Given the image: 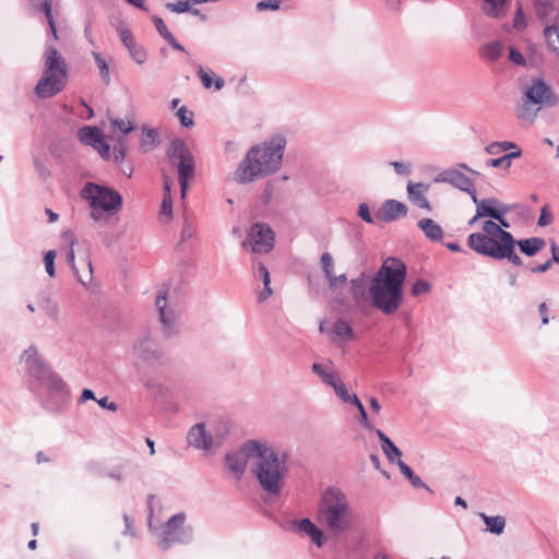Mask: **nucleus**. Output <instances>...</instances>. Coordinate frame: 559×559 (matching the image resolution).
<instances>
[{
  "label": "nucleus",
  "mask_w": 559,
  "mask_h": 559,
  "mask_svg": "<svg viewBox=\"0 0 559 559\" xmlns=\"http://www.w3.org/2000/svg\"><path fill=\"white\" fill-rule=\"evenodd\" d=\"M289 528L293 532H300L307 535L317 547H322L325 542L322 528H320L309 518L293 520L289 523Z\"/></svg>",
  "instance_id": "obj_20"
},
{
  "label": "nucleus",
  "mask_w": 559,
  "mask_h": 559,
  "mask_svg": "<svg viewBox=\"0 0 559 559\" xmlns=\"http://www.w3.org/2000/svg\"><path fill=\"white\" fill-rule=\"evenodd\" d=\"M130 56L138 64H143L147 59V52L143 46L136 43L128 49Z\"/></svg>",
  "instance_id": "obj_40"
},
{
  "label": "nucleus",
  "mask_w": 559,
  "mask_h": 559,
  "mask_svg": "<svg viewBox=\"0 0 559 559\" xmlns=\"http://www.w3.org/2000/svg\"><path fill=\"white\" fill-rule=\"evenodd\" d=\"M534 8L536 16L543 23H547L552 19V13L555 10V0H535Z\"/></svg>",
  "instance_id": "obj_32"
},
{
  "label": "nucleus",
  "mask_w": 559,
  "mask_h": 559,
  "mask_svg": "<svg viewBox=\"0 0 559 559\" xmlns=\"http://www.w3.org/2000/svg\"><path fill=\"white\" fill-rule=\"evenodd\" d=\"M429 186L423 182L415 183L409 181L407 183V194L409 201L417 205L420 209L430 210V203L425 197V193L428 191Z\"/></svg>",
  "instance_id": "obj_23"
},
{
  "label": "nucleus",
  "mask_w": 559,
  "mask_h": 559,
  "mask_svg": "<svg viewBox=\"0 0 559 559\" xmlns=\"http://www.w3.org/2000/svg\"><path fill=\"white\" fill-rule=\"evenodd\" d=\"M403 284L404 282H370L372 308L385 316L394 314L403 302Z\"/></svg>",
  "instance_id": "obj_10"
},
{
  "label": "nucleus",
  "mask_w": 559,
  "mask_h": 559,
  "mask_svg": "<svg viewBox=\"0 0 559 559\" xmlns=\"http://www.w3.org/2000/svg\"><path fill=\"white\" fill-rule=\"evenodd\" d=\"M81 197L88 202L91 218L98 222L105 214L116 215L121 211L123 200L121 194L111 187L86 182L81 191Z\"/></svg>",
  "instance_id": "obj_6"
},
{
  "label": "nucleus",
  "mask_w": 559,
  "mask_h": 559,
  "mask_svg": "<svg viewBox=\"0 0 559 559\" xmlns=\"http://www.w3.org/2000/svg\"><path fill=\"white\" fill-rule=\"evenodd\" d=\"M335 394L347 404H359V397L355 393H349L347 386L342 380H338L336 384L333 386Z\"/></svg>",
  "instance_id": "obj_35"
},
{
  "label": "nucleus",
  "mask_w": 559,
  "mask_h": 559,
  "mask_svg": "<svg viewBox=\"0 0 559 559\" xmlns=\"http://www.w3.org/2000/svg\"><path fill=\"white\" fill-rule=\"evenodd\" d=\"M322 382L331 388H333L336 382L340 380L337 373L332 370V369H328L326 372H324L321 378Z\"/></svg>",
  "instance_id": "obj_56"
},
{
  "label": "nucleus",
  "mask_w": 559,
  "mask_h": 559,
  "mask_svg": "<svg viewBox=\"0 0 559 559\" xmlns=\"http://www.w3.org/2000/svg\"><path fill=\"white\" fill-rule=\"evenodd\" d=\"M359 412V424L362 425L368 430H373V426L369 421L367 411L362 403L359 401V404L354 405Z\"/></svg>",
  "instance_id": "obj_49"
},
{
  "label": "nucleus",
  "mask_w": 559,
  "mask_h": 559,
  "mask_svg": "<svg viewBox=\"0 0 559 559\" xmlns=\"http://www.w3.org/2000/svg\"><path fill=\"white\" fill-rule=\"evenodd\" d=\"M111 126L114 129L119 130L124 135L130 133L133 129V126L130 121L127 122L120 118L111 120Z\"/></svg>",
  "instance_id": "obj_50"
},
{
  "label": "nucleus",
  "mask_w": 559,
  "mask_h": 559,
  "mask_svg": "<svg viewBox=\"0 0 559 559\" xmlns=\"http://www.w3.org/2000/svg\"><path fill=\"white\" fill-rule=\"evenodd\" d=\"M391 166L394 168L397 175H409L412 171V167L407 163L392 162Z\"/></svg>",
  "instance_id": "obj_63"
},
{
  "label": "nucleus",
  "mask_w": 559,
  "mask_h": 559,
  "mask_svg": "<svg viewBox=\"0 0 559 559\" xmlns=\"http://www.w3.org/2000/svg\"><path fill=\"white\" fill-rule=\"evenodd\" d=\"M227 433H228V428L226 427V425L222 429H218L216 431V433L213 436V449L219 448L223 444Z\"/></svg>",
  "instance_id": "obj_61"
},
{
  "label": "nucleus",
  "mask_w": 559,
  "mask_h": 559,
  "mask_svg": "<svg viewBox=\"0 0 559 559\" xmlns=\"http://www.w3.org/2000/svg\"><path fill=\"white\" fill-rule=\"evenodd\" d=\"M317 520L334 534H342L353 525V510L346 495L337 487L325 488L317 508Z\"/></svg>",
  "instance_id": "obj_4"
},
{
  "label": "nucleus",
  "mask_w": 559,
  "mask_h": 559,
  "mask_svg": "<svg viewBox=\"0 0 559 559\" xmlns=\"http://www.w3.org/2000/svg\"><path fill=\"white\" fill-rule=\"evenodd\" d=\"M158 544L163 550L169 549L176 544H189L193 539V528L186 525V514L179 512L165 523L158 534Z\"/></svg>",
  "instance_id": "obj_12"
},
{
  "label": "nucleus",
  "mask_w": 559,
  "mask_h": 559,
  "mask_svg": "<svg viewBox=\"0 0 559 559\" xmlns=\"http://www.w3.org/2000/svg\"><path fill=\"white\" fill-rule=\"evenodd\" d=\"M417 226L429 240L435 242L442 240L443 230L432 218H421L418 221Z\"/></svg>",
  "instance_id": "obj_25"
},
{
  "label": "nucleus",
  "mask_w": 559,
  "mask_h": 559,
  "mask_svg": "<svg viewBox=\"0 0 559 559\" xmlns=\"http://www.w3.org/2000/svg\"><path fill=\"white\" fill-rule=\"evenodd\" d=\"M407 206L397 200H385L376 212V218L382 223H391L407 215Z\"/></svg>",
  "instance_id": "obj_19"
},
{
  "label": "nucleus",
  "mask_w": 559,
  "mask_h": 559,
  "mask_svg": "<svg viewBox=\"0 0 559 559\" xmlns=\"http://www.w3.org/2000/svg\"><path fill=\"white\" fill-rule=\"evenodd\" d=\"M514 205L509 204H501L500 210L498 213H500V216L492 217V219H496L498 225H500L501 228H509L510 223L506 219L504 215L511 212Z\"/></svg>",
  "instance_id": "obj_48"
},
{
  "label": "nucleus",
  "mask_w": 559,
  "mask_h": 559,
  "mask_svg": "<svg viewBox=\"0 0 559 559\" xmlns=\"http://www.w3.org/2000/svg\"><path fill=\"white\" fill-rule=\"evenodd\" d=\"M41 307L45 309L46 313L52 318L57 319L58 317V306L49 298H43Z\"/></svg>",
  "instance_id": "obj_52"
},
{
  "label": "nucleus",
  "mask_w": 559,
  "mask_h": 559,
  "mask_svg": "<svg viewBox=\"0 0 559 559\" xmlns=\"http://www.w3.org/2000/svg\"><path fill=\"white\" fill-rule=\"evenodd\" d=\"M479 518L484 521L486 532H489L495 535H501L506 528V519L501 515H487L484 512L479 513Z\"/></svg>",
  "instance_id": "obj_29"
},
{
  "label": "nucleus",
  "mask_w": 559,
  "mask_h": 559,
  "mask_svg": "<svg viewBox=\"0 0 559 559\" xmlns=\"http://www.w3.org/2000/svg\"><path fill=\"white\" fill-rule=\"evenodd\" d=\"M286 138L275 134L264 142L251 146L233 174L238 185H248L275 174L282 166Z\"/></svg>",
  "instance_id": "obj_1"
},
{
  "label": "nucleus",
  "mask_w": 559,
  "mask_h": 559,
  "mask_svg": "<svg viewBox=\"0 0 559 559\" xmlns=\"http://www.w3.org/2000/svg\"><path fill=\"white\" fill-rule=\"evenodd\" d=\"M406 275L405 263L399 258L389 257L370 280H406Z\"/></svg>",
  "instance_id": "obj_18"
},
{
  "label": "nucleus",
  "mask_w": 559,
  "mask_h": 559,
  "mask_svg": "<svg viewBox=\"0 0 559 559\" xmlns=\"http://www.w3.org/2000/svg\"><path fill=\"white\" fill-rule=\"evenodd\" d=\"M272 282H263L262 288L257 289L258 304L264 302L270 296L273 295L274 289L271 287Z\"/></svg>",
  "instance_id": "obj_47"
},
{
  "label": "nucleus",
  "mask_w": 559,
  "mask_h": 559,
  "mask_svg": "<svg viewBox=\"0 0 559 559\" xmlns=\"http://www.w3.org/2000/svg\"><path fill=\"white\" fill-rule=\"evenodd\" d=\"M552 214L547 210V206H544L540 211L537 224L539 226H547L552 222Z\"/></svg>",
  "instance_id": "obj_64"
},
{
  "label": "nucleus",
  "mask_w": 559,
  "mask_h": 559,
  "mask_svg": "<svg viewBox=\"0 0 559 559\" xmlns=\"http://www.w3.org/2000/svg\"><path fill=\"white\" fill-rule=\"evenodd\" d=\"M518 246L522 253L533 257L546 246V241L539 237H532L519 240Z\"/></svg>",
  "instance_id": "obj_28"
},
{
  "label": "nucleus",
  "mask_w": 559,
  "mask_h": 559,
  "mask_svg": "<svg viewBox=\"0 0 559 559\" xmlns=\"http://www.w3.org/2000/svg\"><path fill=\"white\" fill-rule=\"evenodd\" d=\"M498 205H501L499 200L496 198L481 199L478 207L476 209V217H496L500 216Z\"/></svg>",
  "instance_id": "obj_26"
},
{
  "label": "nucleus",
  "mask_w": 559,
  "mask_h": 559,
  "mask_svg": "<svg viewBox=\"0 0 559 559\" xmlns=\"http://www.w3.org/2000/svg\"><path fill=\"white\" fill-rule=\"evenodd\" d=\"M92 56L94 58V61L96 63V67L99 70V74L102 76V80L105 84H109L110 82V72H109V66L106 61V59L97 51H92Z\"/></svg>",
  "instance_id": "obj_37"
},
{
  "label": "nucleus",
  "mask_w": 559,
  "mask_h": 559,
  "mask_svg": "<svg viewBox=\"0 0 559 559\" xmlns=\"http://www.w3.org/2000/svg\"><path fill=\"white\" fill-rule=\"evenodd\" d=\"M33 164H34V167H35L36 171L39 174V176L43 179H46V178H48L50 176L49 169L46 167V165L44 164V162L39 157H34L33 158Z\"/></svg>",
  "instance_id": "obj_59"
},
{
  "label": "nucleus",
  "mask_w": 559,
  "mask_h": 559,
  "mask_svg": "<svg viewBox=\"0 0 559 559\" xmlns=\"http://www.w3.org/2000/svg\"><path fill=\"white\" fill-rule=\"evenodd\" d=\"M47 394L40 399V405L51 414L63 412L70 401V391L67 383L55 373L44 385Z\"/></svg>",
  "instance_id": "obj_13"
},
{
  "label": "nucleus",
  "mask_w": 559,
  "mask_h": 559,
  "mask_svg": "<svg viewBox=\"0 0 559 559\" xmlns=\"http://www.w3.org/2000/svg\"><path fill=\"white\" fill-rule=\"evenodd\" d=\"M431 289L430 282H414L412 286L413 296H420L428 293Z\"/></svg>",
  "instance_id": "obj_53"
},
{
  "label": "nucleus",
  "mask_w": 559,
  "mask_h": 559,
  "mask_svg": "<svg viewBox=\"0 0 559 559\" xmlns=\"http://www.w3.org/2000/svg\"><path fill=\"white\" fill-rule=\"evenodd\" d=\"M119 36L127 49L135 44L132 33L128 28H119Z\"/></svg>",
  "instance_id": "obj_55"
},
{
  "label": "nucleus",
  "mask_w": 559,
  "mask_h": 559,
  "mask_svg": "<svg viewBox=\"0 0 559 559\" xmlns=\"http://www.w3.org/2000/svg\"><path fill=\"white\" fill-rule=\"evenodd\" d=\"M166 155L169 162L177 168L181 198H185L189 182L193 180L195 176L194 156L185 141L179 138L170 142Z\"/></svg>",
  "instance_id": "obj_9"
},
{
  "label": "nucleus",
  "mask_w": 559,
  "mask_h": 559,
  "mask_svg": "<svg viewBox=\"0 0 559 559\" xmlns=\"http://www.w3.org/2000/svg\"><path fill=\"white\" fill-rule=\"evenodd\" d=\"M485 4L483 5V12L493 19H501L506 15L507 11L504 9L508 0H483Z\"/></svg>",
  "instance_id": "obj_30"
},
{
  "label": "nucleus",
  "mask_w": 559,
  "mask_h": 559,
  "mask_svg": "<svg viewBox=\"0 0 559 559\" xmlns=\"http://www.w3.org/2000/svg\"><path fill=\"white\" fill-rule=\"evenodd\" d=\"M322 382L331 388H333L336 382L340 380L337 373L332 370V369H328L326 372H324L321 378Z\"/></svg>",
  "instance_id": "obj_57"
},
{
  "label": "nucleus",
  "mask_w": 559,
  "mask_h": 559,
  "mask_svg": "<svg viewBox=\"0 0 559 559\" xmlns=\"http://www.w3.org/2000/svg\"><path fill=\"white\" fill-rule=\"evenodd\" d=\"M544 36L550 49L559 52V32L555 25H548L544 29Z\"/></svg>",
  "instance_id": "obj_38"
},
{
  "label": "nucleus",
  "mask_w": 559,
  "mask_h": 559,
  "mask_svg": "<svg viewBox=\"0 0 559 559\" xmlns=\"http://www.w3.org/2000/svg\"><path fill=\"white\" fill-rule=\"evenodd\" d=\"M176 115L179 118L180 124L182 127L191 128L194 126L193 112L189 111L186 106L180 107Z\"/></svg>",
  "instance_id": "obj_42"
},
{
  "label": "nucleus",
  "mask_w": 559,
  "mask_h": 559,
  "mask_svg": "<svg viewBox=\"0 0 559 559\" xmlns=\"http://www.w3.org/2000/svg\"><path fill=\"white\" fill-rule=\"evenodd\" d=\"M158 145V132L153 128L144 127L140 140V148L144 152H151Z\"/></svg>",
  "instance_id": "obj_33"
},
{
  "label": "nucleus",
  "mask_w": 559,
  "mask_h": 559,
  "mask_svg": "<svg viewBox=\"0 0 559 559\" xmlns=\"http://www.w3.org/2000/svg\"><path fill=\"white\" fill-rule=\"evenodd\" d=\"M68 82V64L59 50L49 40L44 52V70L34 88L39 98H50L61 93Z\"/></svg>",
  "instance_id": "obj_5"
},
{
  "label": "nucleus",
  "mask_w": 559,
  "mask_h": 559,
  "mask_svg": "<svg viewBox=\"0 0 559 559\" xmlns=\"http://www.w3.org/2000/svg\"><path fill=\"white\" fill-rule=\"evenodd\" d=\"M275 234L266 223H254L248 230L242 247L254 253H267L274 248Z\"/></svg>",
  "instance_id": "obj_14"
},
{
  "label": "nucleus",
  "mask_w": 559,
  "mask_h": 559,
  "mask_svg": "<svg viewBox=\"0 0 559 559\" xmlns=\"http://www.w3.org/2000/svg\"><path fill=\"white\" fill-rule=\"evenodd\" d=\"M255 452L251 472L260 487L270 495H278L286 478L287 453L278 454L266 443H251L249 445Z\"/></svg>",
  "instance_id": "obj_2"
},
{
  "label": "nucleus",
  "mask_w": 559,
  "mask_h": 559,
  "mask_svg": "<svg viewBox=\"0 0 559 559\" xmlns=\"http://www.w3.org/2000/svg\"><path fill=\"white\" fill-rule=\"evenodd\" d=\"M521 154H522L521 150H516L514 152L504 154L500 157L487 159L485 165L488 168L492 167V168H501V169L508 170L511 167L512 159L520 157Z\"/></svg>",
  "instance_id": "obj_34"
},
{
  "label": "nucleus",
  "mask_w": 559,
  "mask_h": 559,
  "mask_svg": "<svg viewBox=\"0 0 559 559\" xmlns=\"http://www.w3.org/2000/svg\"><path fill=\"white\" fill-rule=\"evenodd\" d=\"M330 289L336 294L335 300L341 305L346 307L347 300L345 297L340 296V293L347 290L352 296L354 305L352 307V312L360 314V316H369L372 309L371 299L369 295V287L365 285V282H329Z\"/></svg>",
  "instance_id": "obj_11"
},
{
  "label": "nucleus",
  "mask_w": 559,
  "mask_h": 559,
  "mask_svg": "<svg viewBox=\"0 0 559 559\" xmlns=\"http://www.w3.org/2000/svg\"><path fill=\"white\" fill-rule=\"evenodd\" d=\"M503 49L504 46L500 40H492L480 46L479 52L485 60L495 62L502 56Z\"/></svg>",
  "instance_id": "obj_27"
},
{
  "label": "nucleus",
  "mask_w": 559,
  "mask_h": 559,
  "mask_svg": "<svg viewBox=\"0 0 559 559\" xmlns=\"http://www.w3.org/2000/svg\"><path fill=\"white\" fill-rule=\"evenodd\" d=\"M379 440L381 441V448L386 459L391 463H396L401 460L402 451L395 445V443L380 429H374Z\"/></svg>",
  "instance_id": "obj_24"
},
{
  "label": "nucleus",
  "mask_w": 559,
  "mask_h": 559,
  "mask_svg": "<svg viewBox=\"0 0 559 559\" xmlns=\"http://www.w3.org/2000/svg\"><path fill=\"white\" fill-rule=\"evenodd\" d=\"M509 60L518 66H525L524 56L514 47L509 48Z\"/></svg>",
  "instance_id": "obj_60"
},
{
  "label": "nucleus",
  "mask_w": 559,
  "mask_h": 559,
  "mask_svg": "<svg viewBox=\"0 0 559 559\" xmlns=\"http://www.w3.org/2000/svg\"><path fill=\"white\" fill-rule=\"evenodd\" d=\"M55 259H56V251L49 250L45 253L44 263H45L46 272L48 273V275L50 277H53L56 275Z\"/></svg>",
  "instance_id": "obj_46"
},
{
  "label": "nucleus",
  "mask_w": 559,
  "mask_h": 559,
  "mask_svg": "<svg viewBox=\"0 0 559 559\" xmlns=\"http://www.w3.org/2000/svg\"><path fill=\"white\" fill-rule=\"evenodd\" d=\"M187 440L189 445L198 450L210 451L213 449V435L206 431L205 424L203 423L191 427Z\"/></svg>",
  "instance_id": "obj_22"
},
{
  "label": "nucleus",
  "mask_w": 559,
  "mask_h": 559,
  "mask_svg": "<svg viewBox=\"0 0 559 559\" xmlns=\"http://www.w3.org/2000/svg\"><path fill=\"white\" fill-rule=\"evenodd\" d=\"M78 136L82 143L94 147L100 142L103 134L97 127L84 126L79 130Z\"/></svg>",
  "instance_id": "obj_31"
},
{
  "label": "nucleus",
  "mask_w": 559,
  "mask_h": 559,
  "mask_svg": "<svg viewBox=\"0 0 559 559\" xmlns=\"http://www.w3.org/2000/svg\"><path fill=\"white\" fill-rule=\"evenodd\" d=\"M357 215L367 224H374L376 215L372 216L369 205L366 202H362L358 205Z\"/></svg>",
  "instance_id": "obj_45"
},
{
  "label": "nucleus",
  "mask_w": 559,
  "mask_h": 559,
  "mask_svg": "<svg viewBox=\"0 0 559 559\" xmlns=\"http://www.w3.org/2000/svg\"><path fill=\"white\" fill-rule=\"evenodd\" d=\"M516 144L509 141L492 142L485 147V151L490 155H499L502 152H507L511 148H515Z\"/></svg>",
  "instance_id": "obj_39"
},
{
  "label": "nucleus",
  "mask_w": 559,
  "mask_h": 559,
  "mask_svg": "<svg viewBox=\"0 0 559 559\" xmlns=\"http://www.w3.org/2000/svg\"><path fill=\"white\" fill-rule=\"evenodd\" d=\"M321 264H322V269L325 273V280H332L333 269H334V260H333V257L329 252L322 253Z\"/></svg>",
  "instance_id": "obj_43"
},
{
  "label": "nucleus",
  "mask_w": 559,
  "mask_h": 559,
  "mask_svg": "<svg viewBox=\"0 0 559 559\" xmlns=\"http://www.w3.org/2000/svg\"><path fill=\"white\" fill-rule=\"evenodd\" d=\"M160 214L171 217L173 214V199L171 194H164L160 207Z\"/></svg>",
  "instance_id": "obj_58"
},
{
  "label": "nucleus",
  "mask_w": 559,
  "mask_h": 559,
  "mask_svg": "<svg viewBox=\"0 0 559 559\" xmlns=\"http://www.w3.org/2000/svg\"><path fill=\"white\" fill-rule=\"evenodd\" d=\"M28 373L44 386L56 372H53L38 356L34 346L24 350Z\"/></svg>",
  "instance_id": "obj_17"
},
{
  "label": "nucleus",
  "mask_w": 559,
  "mask_h": 559,
  "mask_svg": "<svg viewBox=\"0 0 559 559\" xmlns=\"http://www.w3.org/2000/svg\"><path fill=\"white\" fill-rule=\"evenodd\" d=\"M131 350L135 358L133 367L138 371H140L141 364L153 370H157L170 362L167 353L148 331L141 332L134 340Z\"/></svg>",
  "instance_id": "obj_7"
},
{
  "label": "nucleus",
  "mask_w": 559,
  "mask_h": 559,
  "mask_svg": "<svg viewBox=\"0 0 559 559\" xmlns=\"http://www.w3.org/2000/svg\"><path fill=\"white\" fill-rule=\"evenodd\" d=\"M526 26H527L526 16L524 14L522 4L519 2L518 7H516L514 20H513V27L516 31H523L524 28H526Z\"/></svg>",
  "instance_id": "obj_44"
},
{
  "label": "nucleus",
  "mask_w": 559,
  "mask_h": 559,
  "mask_svg": "<svg viewBox=\"0 0 559 559\" xmlns=\"http://www.w3.org/2000/svg\"><path fill=\"white\" fill-rule=\"evenodd\" d=\"M251 443H258L257 440L246 441L237 451L229 452L225 455V464L228 471L240 479L250 460H254L255 452L249 447Z\"/></svg>",
  "instance_id": "obj_16"
},
{
  "label": "nucleus",
  "mask_w": 559,
  "mask_h": 559,
  "mask_svg": "<svg viewBox=\"0 0 559 559\" xmlns=\"http://www.w3.org/2000/svg\"><path fill=\"white\" fill-rule=\"evenodd\" d=\"M333 333L343 340H353L354 331L349 323L344 319H337L333 324Z\"/></svg>",
  "instance_id": "obj_36"
},
{
  "label": "nucleus",
  "mask_w": 559,
  "mask_h": 559,
  "mask_svg": "<svg viewBox=\"0 0 559 559\" xmlns=\"http://www.w3.org/2000/svg\"><path fill=\"white\" fill-rule=\"evenodd\" d=\"M190 2L194 3V0H178L177 2H169L166 4V9L173 13L181 14L190 11Z\"/></svg>",
  "instance_id": "obj_41"
},
{
  "label": "nucleus",
  "mask_w": 559,
  "mask_h": 559,
  "mask_svg": "<svg viewBox=\"0 0 559 559\" xmlns=\"http://www.w3.org/2000/svg\"><path fill=\"white\" fill-rule=\"evenodd\" d=\"M435 182L437 183H449L454 188L464 191L471 190L472 188V179H469L466 175H464L457 168H448L443 171L439 173L435 177Z\"/></svg>",
  "instance_id": "obj_21"
},
{
  "label": "nucleus",
  "mask_w": 559,
  "mask_h": 559,
  "mask_svg": "<svg viewBox=\"0 0 559 559\" xmlns=\"http://www.w3.org/2000/svg\"><path fill=\"white\" fill-rule=\"evenodd\" d=\"M484 233H473L467 238L471 249L496 260L508 259L513 265H521L522 259L515 253V239L496 222L489 219L483 224Z\"/></svg>",
  "instance_id": "obj_3"
},
{
  "label": "nucleus",
  "mask_w": 559,
  "mask_h": 559,
  "mask_svg": "<svg viewBox=\"0 0 559 559\" xmlns=\"http://www.w3.org/2000/svg\"><path fill=\"white\" fill-rule=\"evenodd\" d=\"M281 5V0H262L259 1L255 5L257 11L262 12L266 10L275 11L278 10Z\"/></svg>",
  "instance_id": "obj_51"
},
{
  "label": "nucleus",
  "mask_w": 559,
  "mask_h": 559,
  "mask_svg": "<svg viewBox=\"0 0 559 559\" xmlns=\"http://www.w3.org/2000/svg\"><path fill=\"white\" fill-rule=\"evenodd\" d=\"M114 160L116 163H122L126 157V147L121 140H119V144L114 146Z\"/></svg>",
  "instance_id": "obj_62"
},
{
  "label": "nucleus",
  "mask_w": 559,
  "mask_h": 559,
  "mask_svg": "<svg viewBox=\"0 0 559 559\" xmlns=\"http://www.w3.org/2000/svg\"><path fill=\"white\" fill-rule=\"evenodd\" d=\"M155 306L158 311V318L162 331L165 336L169 337L177 333V310L169 304L168 290L160 289L156 294Z\"/></svg>",
  "instance_id": "obj_15"
},
{
  "label": "nucleus",
  "mask_w": 559,
  "mask_h": 559,
  "mask_svg": "<svg viewBox=\"0 0 559 559\" xmlns=\"http://www.w3.org/2000/svg\"><path fill=\"white\" fill-rule=\"evenodd\" d=\"M212 74L213 72H206L202 66L198 67V76L205 88H211L213 86Z\"/></svg>",
  "instance_id": "obj_54"
},
{
  "label": "nucleus",
  "mask_w": 559,
  "mask_h": 559,
  "mask_svg": "<svg viewBox=\"0 0 559 559\" xmlns=\"http://www.w3.org/2000/svg\"><path fill=\"white\" fill-rule=\"evenodd\" d=\"M557 97L543 79L533 80L526 88L522 98V104L516 109V116L521 120L533 122L542 106H555Z\"/></svg>",
  "instance_id": "obj_8"
}]
</instances>
